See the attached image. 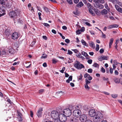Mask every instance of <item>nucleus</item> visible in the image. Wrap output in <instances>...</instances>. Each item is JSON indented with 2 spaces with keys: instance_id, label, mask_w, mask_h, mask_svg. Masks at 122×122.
<instances>
[{
  "instance_id": "obj_61",
  "label": "nucleus",
  "mask_w": 122,
  "mask_h": 122,
  "mask_svg": "<svg viewBox=\"0 0 122 122\" xmlns=\"http://www.w3.org/2000/svg\"><path fill=\"white\" fill-rule=\"evenodd\" d=\"M99 2L102 4H103L105 2V1L104 0H99Z\"/></svg>"
},
{
  "instance_id": "obj_3",
  "label": "nucleus",
  "mask_w": 122,
  "mask_h": 122,
  "mask_svg": "<svg viewBox=\"0 0 122 122\" xmlns=\"http://www.w3.org/2000/svg\"><path fill=\"white\" fill-rule=\"evenodd\" d=\"M74 66L78 69H81L82 68L84 67L82 64L79 61H76L75 62Z\"/></svg>"
},
{
  "instance_id": "obj_32",
  "label": "nucleus",
  "mask_w": 122,
  "mask_h": 122,
  "mask_svg": "<svg viewBox=\"0 0 122 122\" xmlns=\"http://www.w3.org/2000/svg\"><path fill=\"white\" fill-rule=\"evenodd\" d=\"M76 56L78 58H83V56L82 57L81 54L80 53H79L76 55Z\"/></svg>"
},
{
  "instance_id": "obj_27",
  "label": "nucleus",
  "mask_w": 122,
  "mask_h": 122,
  "mask_svg": "<svg viewBox=\"0 0 122 122\" xmlns=\"http://www.w3.org/2000/svg\"><path fill=\"white\" fill-rule=\"evenodd\" d=\"M2 55H8V53L7 52H6L4 50H3L2 52L1 53Z\"/></svg>"
},
{
  "instance_id": "obj_44",
  "label": "nucleus",
  "mask_w": 122,
  "mask_h": 122,
  "mask_svg": "<svg viewBox=\"0 0 122 122\" xmlns=\"http://www.w3.org/2000/svg\"><path fill=\"white\" fill-rule=\"evenodd\" d=\"M92 59L88 60L87 61V62L89 64H91L92 63Z\"/></svg>"
},
{
  "instance_id": "obj_5",
  "label": "nucleus",
  "mask_w": 122,
  "mask_h": 122,
  "mask_svg": "<svg viewBox=\"0 0 122 122\" xmlns=\"http://www.w3.org/2000/svg\"><path fill=\"white\" fill-rule=\"evenodd\" d=\"M66 117H67L65 114L61 113L59 114L58 117L61 122H64L67 120Z\"/></svg>"
},
{
  "instance_id": "obj_30",
  "label": "nucleus",
  "mask_w": 122,
  "mask_h": 122,
  "mask_svg": "<svg viewBox=\"0 0 122 122\" xmlns=\"http://www.w3.org/2000/svg\"><path fill=\"white\" fill-rule=\"evenodd\" d=\"M85 81L86 82L85 84L88 85L90 84L91 82V81H89L87 79H86Z\"/></svg>"
},
{
  "instance_id": "obj_36",
  "label": "nucleus",
  "mask_w": 122,
  "mask_h": 122,
  "mask_svg": "<svg viewBox=\"0 0 122 122\" xmlns=\"http://www.w3.org/2000/svg\"><path fill=\"white\" fill-rule=\"evenodd\" d=\"M111 96L113 98H115L118 97V95L117 94H112L111 95Z\"/></svg>"
},
{
  "instance_id": "obj_2",
  "label": "nucleus",
  "mask_w": 122,
  "mask_h": 122,
  "mask_svg": "<svg viewBox=\"0 0 122 122\" xmlns=\"http://www.w3.org/2000/svg\"><path fill=\"white\" fill-rule=\"evenodd\" d=\"M19 11L15 10L14 11H10L9 13V15L11 18H14V20H16L17 18L18 15Z\"/></svg>"
},
{
  "instance_id": "obj_34",
  "label": "nucleus",
  "mask_w": 122,
  "mask_h": 122,
  "mask_svg": "<svg viewBox=\"0 0 122 122\" xmlns=\"http://www.w3.org/2000/svg\"><path fill=\"white\" fill-rule=\"evenodd\" d=\"M22 116H18L17 118L20 121H21L22 120Z\"/></svg>"
},
{
  "instance_id": "obj_43",
  "label": "nucleus",
  "mask_w": 122,
  "mask_h": 122,
  "mask_svg": "<svg viewBox=\"0 0 122 122\" xmlns=\"http://www.w3.org/2000/svg\"><path fill=\"white\" fill-rule=\"evenodd\" d=\"M73 52L72 51H71L70 50H68V53L67 54H68L70 55H71L72 54Z\"/></svg>"
},
{
  "instance_id": "obj_17",
  "label": "nucleus",
  "mask_w": 122,
  "mask_h": 122,
  "mask_svg": "<svg viewBox=\"0 0 122 122\" xmlns=\"http://www.w3.org/2000/svg\"><path fill=\"white\" fill-rule=\"evenodd\" d=\"M14 50L12 48H10L8 51H7V53H8V54L9 53H10V54H13L14 52Z\"/></svg>"
},
{
  "instance_id": "obj_24",
  "label": "nucleus",
  "mask_w": 122,
  "mask_h": 122,
  "mask_svg": "<svg viewBox=\"0 0 122 122\" xmlns=\"http://www.w3.org/2000/svg\"><path fill=\"white\" fill-rule=\"evenodd\" d=\"M43 8L44 10L47 13L50 12L48 9L46 7L44 6Z\"/></svg>"
},
{
  "instance_id": "obj_11",
  "label": "nucleus",
  "mask_w": 122,
  "mask_h": 122,
  "mask_svg": "<svg viewBox=\"0 0 122 122\" xmlns=\"http://www.w3.org/2000/svg\"><path fill=\"white\" fill-rule=\"evenodd\" d=\"M42 108H40L39 109L36 113V115L38 117H41L42 113Z\"/></svg>"
},
{
  "instance_id": "obj_35",
  "label": "nucleus",
  "mask_w": 122,
  "mask_h": 122,
  "mask_svg": "<svg viewBox=\"0 0 122 122\" xmlns=\"http://www.w3.org/2000/svg\"><path fill=\"white\" fill-rule=\"evenodd\" d=\"M93 66L95 67L98 68L99 67V65L97 63H94L93 65Z\"/></svg>"
},
{
  "instance_id": "obj_41",
  "label": "nucleus",
  "mask_w": 122,
  "mask_h": 122,
  "mask_svg": "<svg viewBox=\"0 0 122 122\" xmlns=\"http://www.w3.org/2000/svg\"><path fill=\"white\" fill-rule=\"evenodd\" d=\"M67 2L70 5L73 4V2L72 0H66Z\"/></svg>"
},
{
  "instance_id": "obj_7",
  "label": "nucleus",
  "mask_w": 122,
  "mask_h": 122,
  "mask_svg": "<svg viewBox=\"0 0 122 122\" xmlns=\"http://www.w3.org/2000/svg\"><path fill=\"white\" fill-rule=\"evenodd\" d=\"M81 114V112L79 110L76 109L73 111V115L75 117H79L80 116Z\"/></svg>"
},
{
  "instance_id": "obj_6",
  "label": "nucleus",
  "mask_w": 122,
  "mask_h": 122,
  "mask_svg": "<svg viewBox=\"0 0 122 122\" xmlns=\"http://www.w3.org/2000/svg\"><path fill=\"white\" fill-rule=\"evenodd\" d=\"M63 112L67 117L70 116L71 114V110L69 108H66L64 109Z\"/></svg>"
},
{
  "instance_id": "obj_63",
  "label": "nucleus",
  "mask_w": 122,
  "mask_h": 122,
  "mask_svg": "<svg viewBox=\"0 0 122 122\" xmlns=\"http://www.w3.org/2000/svg\"><path fill=\"white\" fill-rule=\"evenodd\" d=\"M80 31L81 32H83L85 30V28L84 27H83L80 29Z\"/></svg>"
},
{
  "instance_id": "obj_53",
  "label": "nucleus",
  "mask_w": 122,
  "mask_h": 122,
  "mask_svg": "<svg viewBox=\"0 0 122 122\" xmlns=\"http://www.w3.org/2000/svg\"><path fill=\"white\" fill-rule=\"evenodd\" d=\"M85 24L89 26H92V25L90 24L87 22H86Z\"/></svg>"
},
{
  "instance_id": "obj_54",
  "label": "nucleus",
  "mask_w": 122,
  "mask_h": 122,
  "mask_svg": "<svg viewBox=\"0 0 122 122\" xmlns=\"http://www.w3.org/2000/svg\"><path fill=\"white\" fill-rule=\"evenodd\" d=\"M110 0L114 4L117 2L116 0Z\"/></svg>"
},
{
  "instance_id": "obj_29",
  "label": "nucleus",
  "mask_w": 122,
  "mask_h": 122,
  "mask_svg": "<svg viewBox=\"0 0 122 122\" xmlns=\"http://www.w3.org/2000/svg\"><path fill=\"white\" fill-rule=\"evenodd\" d=\"M114 81L115 82L117 83H118L120 82L119 79L117 78H115L114 79Z\"/></svg>"
},
{
  "instance_id": "obj_51",
  "label": "nucleus",
  "mask_w": 122,
  "mask_h": 122,
  "mask_svg": "<svg viewBox=\"0 0 122 122\" xmlns=\"http://www.w3.org/2000/svg\"><path fill=\"white\" fill-rule=\"evenodd\" d=\"M81 32L80 30H78L76 31V32L77 34H80L81 33Z\"/></svg>"
},
{
  "instance_id": "obj_37",
  "label": "nucleus",
  "mask_w": 122,
  "mask_h": 122,
  "mask_svg": "<svg viewBox=\"0 0 122 122\" xmlns=\"http://www.w3.org/2000/svg\"><path fill=\"white\" fill-rule=\"evenodd\" d=\"M113 41V38H111L110 40L109 44L112 45Z\"/></svg>"
},
{
  "instance_id": "obj_50",
  "label": "nucleus",
  "mask_w": 122,
  "mask_h": 122,
  "mask_svg": "<svg viewBox=\"0 0 122 122\" xmlns=\"http://www.w3.org/2000/svg\"><path fill=\"white\" fill-rule=\"evenodd\" d=\"M104 51L103 49L102 48L100 49L99 51V52L101 53H102L104 52Z\"/></svg>"
},
{
  "instance_id": "obj_28",
  "label": "nucleus",
  "mask_w": 122,
  "mask_h": 122,
  "mask_svg": "<svg viewBox=\"0 0 122 122\" xmlns=\"http://www.w3.org/2000/svg\"><path fill=\"white\" fill-rule=\"evenodd\" d=\"M81 54L85 57H86V56H89L87 53L84 51H82L81 52Z\"/></svg>"
},
{
  "instance_id": "obj_58",
  "label": "nucleus",
  "mask_w": 122,
  "mask_h": 122,
  "mask_svg": "<svg viewBox=\"0 0 122 122\" xmlns=\"http://www.w3.org/2000/svg\"><path fill=\"white\" fill-rule=\"evenodd\" d=\"M107 28L108 29H111L113 28V26L112 25H109L107 27Z\"/></svg>"
},
{
  "instance_id": "obj_23",
  "label": "nucleus",
  "mask_w": 122,
  "mask_h": 122,
  "mask_svg": "<svg viewBox=\"0 0 122 122\" xmlns=\"http://www.w3.org/2000/svg\"><path fill=\"white\" fill-rule=\"evenodd\" d=\"M48 56L45 54H42V55L41 57V58L42 59H45Z\"/></svg>"
},
{
  "instance_id": "obj_31",
  "label": "nucleus",
  "mask_w": 122,
  "mask_h": 122,
  "mask_svg": "<svg viewBox=\"0 0 122 122\" xmlns=\"http://www.w3.org/2000/svg\"><path fill=\"white\" fill-rule=\"evenodd\" d=\"M82 75L81 74H80V76H78L77 77V79L78 80H81L82 79Z\"/></svg>"
},
{
  "instance_id": "obj_38",
  "label": "nucleus",
  "mask_w": 122,
  "mask_h": 122,
  "mask_svg": "<svg viewBox=\"0 0 122 122\" xmlns=\"http://www.w3.org/2000/svg\"><path fill=\"white\" fill-rule=\"evenodd\" d=\"M85 88L88 90H89L90 88V87L88 86V85L86 84H85Z\"/></svg>"
},
{
  "instance_id": "obj_22",
  "label": "nucleus",
  "mask_w": 122,
  "mask_h": 122,
  "mask_svg": "<svg viewBox=\"0 0 122 122\" xmlns=\"http://www.w3.org/2000/svg\"><path fill=\"white\" fill-rule=\"evenodd\" d=\"M81 42L82 44L84 46H88V45L86 44V42L83 39L81 40Z\"/></svg>"
},
{
  "instance_id": "obj_13",
  "label": "nucleus",
  "mask_w": 122,
  "mask_h": 122,
  "mask_svg": "<svg viewBox=\"0 0 122 122\" xmlns=\"http://www.w3.org/2000/svg\"><path fill=\"white\" fill-rule=\"evenodd\" d=\"M84 77L88 79L89 81L91 80L92 79V77L87 73H86L84 74Z\"/></svg>"
},
{
  "instance_id": "obj_33",
  "label": "nucleus",
  "mask_w": 122,
  "mask_h": 122,
  "mask_svg": "<svg viewBox=\"0 0 122 122\" xmlns=\"http://www.w3.org/2000/svg\"><path fill=\"white\" fill-rule=\"evenodd\" d=\"M53 121L54 122H61L60 120L58 118L55 119H54Z\"/></svg>"
},
{
  "instance_id": "obj_57",
  "label": "nucleus",
  "mask_w": 122,
  "mask_h": 122,
  "mask_svg": "<svg viewBox=\"0 0 122 122\" xmlns=\"http://www.w3.org/2000/svg\"><path fill=\"white\" fill-rule=\"evenodd\" d=\"M65 41L66 43H68L70 41L68 39H66L65 40Z\"/></svg>"
},
{
  "instance_id": "obj_14",
  "label": "nucleus",
  "mask_w": 122,
  "mask_h": 122,
  "mask_svg": "<svg viewBox=\"0 0 122 122\" xmlns=\"http://www.w3.org/2000/svg\"><path fill=\"white\" fill-rule=\"evenodd\" d=\"M95 7L100 9H102L104 7V6L98 3L96 4V5H95Z\"/></svg>"
},
{
  "instance_id": "obj_10",
  "label": "nucleus",
  "mask_w": 122,
  "mask_h": 122,
  "mask_svg": "<svg viewBox=\"0 0 122 122\" xmlns=\"http://www.w3.org/2000/svg\"><path fill=\"white\" fill-rule=\"evenodd\" d=\"M11 31L9 28H7L5 30L4 33V35H5L6 37H8L10 35Z\"/></svg>"
},
{
  "instance_id": "obj_56",
  "label": "nucleus",
  "mask_w": 122,
  "mask_h": 122,
  "mask_svg": "<svg viewBox=\"0 0 122 122\" xmlns=\"http://www.w3.org/2000/svg\"><path fill=\"white\" fill-rule=\"evenodd\" d=\"M113 62H114V63L115 65H117L118 64V63L119 64V63H118L117 62V61L116 60H114L113 61Z\"/></svg>"
},
{
  "instance_id": "obj_12",
  "label": "nucleus",
  "mask_w": 122,
  "mask_h": 122,
  "mask_svg": "<svg viewBox=\"0 0 122 122\" xmlns=\"http://www.w3.org/2000/svg\"><path fill=\"white\" fill-rule=\"evenodd\" d=\"M108 56H102L99 57L98 59L99 61H102V60H107L108 59Z\"/></svg>"
},
{
  "instance_id": "obj_21",
  "label": "nucleus",
  "mask_w": 122,
  "mask_h": 122,
  "mask_svg": "<svg viewBox=\"0 0 122 122\" xmlns=\"http://www.w3.org/2000/svg\"><path fill=\"white\" fill-rule=\"evenodd\" d=\"M84 5V4L83 3L82 1H80L79 3L76 5V6L78 7H82Z\"/></svg>"
},
{
  "instance_id": "obj_46",
  "label": "nucleus",
  "mask_w": 122,
  "mask_h": 122,
  "mask_svg": "<svg viewBox=\"0 0 122 122\" xmlns=\"http://www.w3.org/2000/svg\"><path fill=\"white\" fill-rule=\"evenodd\" d=\"M103 80L104 81H108V79L107 77L106 78L104 77H103Z\"/></svg>"
},
{
  "instance_id": "obj_49",
  "label": "nucleus",
  "mask_w": 122,
  "mask_h": 122,
  "mask_svg": "<svg viewBox=\"0 0 122 122\" xmlns=\"http://www.w3.org/2000/svg\"><path fill=\"white\" fill-rule=\"evenodd\" d=\"M99 49V45L97 44L96 45V50L97 51H98Z\"/></svg>"
},
{
  "instance_id": "obj_8",
  "label": "nucleus",
  "mask_w": 122,
  "mask_h": 122,
  "mask_svg": "<svg viewBox=\"0 0 122 122\" xmlns=\"http://www.w3.org/2000/svg\"><path fill=\"white\" fill-rule=\"evenodd\" d=\"M87 119V116L86 114L81 115L79 117V119L81 122H84Z\"/></svg>"
},
{
  "instance_id": "obj_47",
  "label": "nucleus",
  "mask_w": 122,
  "mask_h": 122,
  "mask_svg": "<svg viewBox=\"0 0 122 122\" xmlns=\"http://www.w3.org/2000/svg\"><path fill=\"white\" fill-rule=\"evenodd\" d=\"M17 112L18 114V116H22L21 113H20L19 111H17Z\"/></svg>"
},
{
  "instance_id": "obj_59",
  "label": "nucleus",
  "mask_w": 122,
  "mask_h": 122,
  "mask_svg": "<svg viewBox=\"0 0 122 122\" xmlns=\"http://www.w3.org/2000/svg\"><path fill=\"white\" fill-rule=\"evenodd\" d=\"M113 27H117L118 26V25L117 24H114L112 25Z\"/></svg>"
},
{
  "instance_id": "obj_48",
  "label": "nucleus",
  "mask_w": 122,
  "mask_h": 122,
  "mask_svg": "<svg viewBox=\"0 0 122 122\" xmlns=\"http://www.w3.org/2000/svg\"><path fill=\"white\" fill-rule=\"evenodd\" d=\"M101 71L103 73H104L105 72V69L103 67L101 69Z\"/></svg>"
},
{
  "instance_id": "obj_26",
  "label": "nucleus",
  "mask_w": 122,
  "mask_h": 122,
  "mask_svg": "<svg viewBox=\"0 0 122 122\" xmlns=\"http://www.w3.org/2000/svg\"><path fill=\"white\" fill-rule=\"evenodd\" d=\"M89 11L90 14H92L93 16L95 15L94 13L92 10L91 8L89 9Z\"/></svg>"
},
{
  "instance_id": "obj_25",
  "label": "nucleus",
  "mask_w": 122,
  "mask_h": 122,
  "mask_svg": "<svg viewBox=\"0 0 122 122\" xmlns=\"http://www.w3.org/2000/svg\"><path fill=\"white\" fill-rule=\"evenodd\" d=\"M94 11L96 14L97 15H100V14L99 12V11L97 9H94Z\"/></svg>"
},
{
  "instance_id": "obj_19",
  "label": "nucleus",
  "mask_w": 122,
  "mask_h": 122,
  "mask_svg": "<svg viewBox=\"0 0 122 122\" xmlns=\"http://www.w3.org/2000/svg\"><path fill=\"white\" fill-rule=\"evenodd\" d=\"M56 111L57 112V113L58 114H60L62 112V109L61 107H59L58 108H57V111Z\"/></svg>"
},
{
  "instance_id": "obj_42",
  "label": "nucleus",
  "mask_w": 122,
  "mask_h": 122,
  "mask_svg": "<svg viewBox=\"0 0 122 122\" xmlns=\"http://www.w3.org/2000/svg\"><path fill=\"white\" fill-rule=\"evenodd\" d=\"M93 70L91 68H90L88 70L87 72L89 73H92V72Z\"/></svg>"
},
{
  "instance_id": "obj_40",
  "label": "nucleus",
  "mask_w": 122,
  "mask_h": 122,
  "mask_svg": "<svg viewBox=\"0 0 122 122\" xmlns=\"http://www.w3.org/2000/svg\"><path fill=\"white\" fill-rule=\"evenodd\" d=\"M5 1L4 0H0V3L2 5H4L5 4Z\"/></svg>"
},
{
  "instance_id": "obj_60",
  "label": "nucleus",
  "mask_w": 122,
  "mask_h": 122,
  "mask_svg": "<svg viewBox=\"0 0 122 122\" xmlns=\"http://www.w3.org/2000/svg\"><path fill=\"white\" fill-rule=\"evenodd\" d=\"M110 73L111 74H112L113 73V69L112 68H111L110 69Z\"/></svg>"
},
{
  "instance_id": "obj_55",
  "label": "nucleus",
  "mask_w": 122,
  "mask_h": 122,
  "mask_svg": "<svg viewBox=\"0 0 122 122\" xmlns=\"http://www.w3.org/2000/svg\"><path fill=\"white\" fill-rule=\"evenodd\" d=\"M44 90L43 89H41L39 91V93L40 94H41L44 92Z\"/></svg>"
},
{
  "instance_id": "obj_1",
  "label": "nucleus",
  "mask_w": 122,
  "mask_h": 122,
  "mask_svg": "<svg viewBox=\"0 0 122 122\" xmlns=\"http://www.w3.org/2000/svg\"><path fill=\"white\" fill-rule=\"evenodd\" d=\"M89 115L91 117H94L93 120L95 122H99L103 117L102 114L100 112L96 113L95 110L90 109L89 112Z\"/></svg>"
},
{
  "instance_id": "obj_9",
  "label": "nucleus",
  "mask_w": 122,
  "mask_h": 122,
  "mask_svg": "<svg viewBox=\"0 0 122 122\" xmlns=\"http://www.w3.org/2000/svg\"><path fill=\"white\" fill-rule=\"evenodd\" d=\"M19 33L16 32H15L13 33L11 35V38L14 40L17 39L19 37Z\"/></svg>"
},
{
  "instance_id": "obj_4",
  "label": "nucleus",
  "mask_w": 122,
  "mask_h": 122,
  "mask_svg": "<svg viewBox=\"0 0 122 122\" xmlns=\"http://www.w3.org/2000/svg\"><path fill=\"white\" fill-rule=\"evenodd\" d=\"M59 114L56 111H53L51 112V116L53 119L57 118L59 117Z\"/></svg>"
},
{
  "instance_id": "obj_20",
  "label": "nucleus",
  "mask_w": 122,
  "mask_h": 122,
  "mask_svg": "<svg viewBox=\"0 0 122 122\" xmlns=\"http://www.w3.org/2000/svg\"><path fill=\"white\" fill-rule=\"evenodd\" d=\"M89 45L90 47L94 48L95 47V45L94 43L92 41H91L89 43Z\"/></svg>"
},
{
  "instance_id": "obj_39",
  "label": "nucleus",
  "mask_w": 122,
  "mask_h": 122,
  "mask_svg": "<svg viewBox=\"0 0 122 122\" xmlns=\"http://www.w3.org/2000/svg\"><path fill=\"white\" fill-rule=\"evenodd\" d=\"M2 10V11L4 12L2 14H0V17L5 14V10Z\"/></svg>"
},
{
  "instance_id": "obj_62",
  "label": "nucleus",
  "mask_w": 122,
  "mask_h": 122,
  "mask_svg": "<svg viewBox=\"0 0 122 122\" xmlns=\"http://www.w3.org/2000/svg\"><path fill=\"white\" fill-rule=\"evenodd\" d=\"M43 67H46L47 66V64L46 63V62L44 63L43 64Z\"/></svg>"
},
{
  "instance_id": "obj_45",
  "label": "nucleus",
  "mask_w": 122,
  "mask_h": 122,
  "mask_svg": "<svg viewBox=\"0 0 122 122\" xmlns=\"http://www.w3.org/2000/svg\"><path fill=\"white\" fill-rule=\"evenodd\" d=\"M43 24L45 26H46L48 28L50 27L49 25L47 23H44Z\"/></svg>"
},
{
  "instance_id": "obj_15",
  "label": "nucleus",
  "mask_w": 122,
  "mask_h": 122,
  "mask_svg": "<svg viewBox=\"0 0 122 122\" xmlns=\"http://www.w3.org/2000/svg\"><path fill=\"white\" fill-rule=\"evenodd\" d=\"M115 7L117 10L119 12L122 13V8H120L117 5H115Z\"/></svg>"
},
{
  "instance_id": "obj_64",
  "label": "nucleus",
  "mask_w": 122,
  "mask_h": 122,
  "mask_svg": "<svg viewBox=\"0 0 122 122\" xmlns=\"http://www.w3.org/2000/svg\"><path fill=\"white\" fill-rule=\"evenodd\" d=\"M84 122H92L91 120L87 119Z\"/></svg>"
},
{
  "instance_id": "obj_52",
  "label": "nucleus",
  "mask_w": 122,
  "mask_h": 122,
  "mask_svg": "<svg viewBox=\"0 0 122 122\" xmlns=\"http://www.w3.org/2000/svg\"><path fill=\"white\" fill-rule=\"evenodd\" d=\"M71 50L74 51L76 53H77L78 52V50L76 49H72Z\"/></svg>"
},
{
  "instance_id": "obj_18",
  "label": "nucleus",
  "mask_w": 122,
  "mask_h": 122,
  "mask_svg": "<svg viewBox=\"0 0 122 122\" xmlns=\"http://www.w3.org/2000/svg\"><path fill=\"white\" fill-rule=\"evenodd\" d=\"M70 122H78L77 119L75 117H72L70 119Z\"/></svg>"
},
{
  "instance_id": "obj_16",
  "label": "nucleus",
  "mask_w": 122,
  "mask_h": 122,
  "mask_svg": "<svg viewBox=\"0 0 122 122\" xmlns=\"http://www.w3.org/2000/svg\"><path fill=\"white\" fill-rule=\"evenodd\" d=\"M101 13L102 15H105L107 14V11L106 10L104 9L101 11Z\"/></svg>"
}]
</instances>
